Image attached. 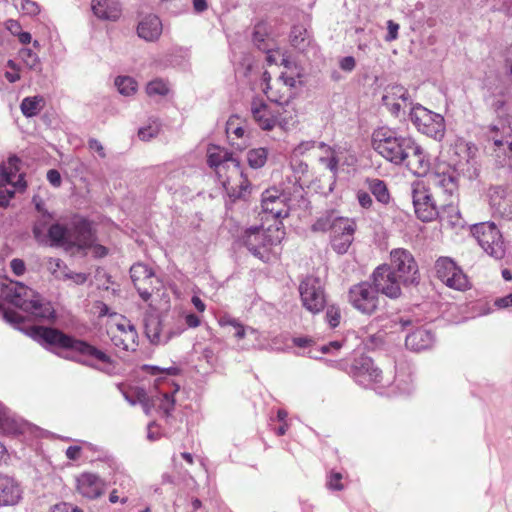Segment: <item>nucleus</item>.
I'll return each mask as SVG.
<instances>
[{
  "instance_id": "20e7f679",
  "label": "nucleus",
  "mask_w": 512,
  "mask_h": 512,
  "mask_svg": "<svg viewBox=\"0 0 512 512\" xmlns=\"http://www.w3.org/2000/svg\"><path fill=\"white\" fill-rule=\"evenodd\" d=\"M46 235L47 240L51 241V245L67 248L84 249L90 247L94 242L90 223L80 216H74L66 225L60 223L50 225Z\"/></svg>"
},
{
  "instance_id": "7c9ffc66",
  "label": "nucleus",
  "mask_w": 512,
  "mask_h": 512,
  "mask_svg": "<svg viewBox=\"0 0 512 512\" xmlns=\"http://www.w3.org/2000/svg\"><path fill=\"white\" fill-rule=\"evenodd\" d=\"M502 136L498 137L497 134L491 135L494 145L498 147V151H503L509 160V167L512 169V127H506L501 123Z\"/></svg>"
},
{
  "instance_id": "bb28decb",
  "label": "nucleus",
  "mask_w": 512,
  "mask_h": 512,
  "mask_svg": "<svg viewBox=\"0 0 512 512\" xmlns=\"http://www.w3.org/2000/svg\"><path fill=\"white\" fill-rule=\"evenodd\" d=\"M91 8L97 18L106 21H117L122 14L121 4L117 0H93Z\"/></svg>"
},
{
  "instance_id": "c85d7f7f",
  "label": "nucleus",
  "mask_w": 512,
  "mask_h": 512,
  "mask_svg": "<svg viewBox=\"0 0 512 512\" xmlns=\"http://www.w3.org/2000/svg\"><path fill=\"white\" fill-rule=\"evenodd\" d=\"M162 33V23L158 16L150 14L145 16L137 26V34L145 41H156Z\"/></svg>"
},
{
  "instance_id": "c9c22d12",
  "label": "nucleus",
  "mask_w": 512,
  "mask_h": 512,
  "mask_svg": "<svg viewBox=\"0 0 512 512\" xmlns=\"http://www.w3.org/2000/svg\"><path fill=\"white\" fill-rule=\"evenodd\" d=\"M52 220V216L48 212H43L39 215L33 226V235L39 243L47 242V230Z\"/></svg>"
},
{
  "instance_id": "4468645a",
  "label": "nucleus",
  "mask_w": 512,
  "mask_h": 512,
  "mask_svg": "<svg viewBox=\"0 0 512 512\" xmlns=\"http://www.w3.org/2000/svg\"><path fill=\"white\" fill-rule=\"evenodd\" d=\"M435 272L445 285L455 290H464L468 280L463 271L449 257H440L435 262Z\"/></svg>"
},
{
  "instance_id": "cd10ccee",
  "label": "nucleus",
  "mask_w": 512,
  "mask_h": 512,
  "mask_svg": "<svg viewBox=\"0 0 512 512\" xmlns=\"http://www.w3.org/2000/svg\"><path fill=\"white\" fill-rule=\"evenodd\" d=\"M243 173L240 161L233 156L219 167L217 177L226 189H233V181L242 179Z\"/></svg>"
},
{
  "instance_id": "0e129e2a",
  "label": "nucleus",
  "mask_w": 512,
  "mask_h": 512,
  "mask_svg": "<svg viewBox=\"0 0 512 512\" xmlns=\"http://www.w3.org/2000/svg\"><path fill=\"white\" fill-rule=\"evenodd\" d=\"M357 200H358L360 206L363 208H366V209L370 208L373 203L370 194L366 191H358Z\"/></svg>"
},
{
  "instance_id": "052dcab7",
  "label": "nucleus",
  "mask_w": 512,
  "mask_h": 512,
  "mask_svg": "<svg viewBox=\"0 0 512 512\" xmlns=\"http://www.w3.org/2000/svg\"><path fill=\"white\" fill-rule=\"evenodd\" d=\"M340 68L345 72H351L355 69L356 61L352 56H346L339 61Z\"/></svg>"
},
{
  "instance_id": "6ab92c4d",
  "label": "nucleus",
  "mask_w": 512,
  "mask_h": 512,
  "mask_svg": "<svg viewBox=\"0 0 512 512\" xmlns=\"http://www.w3.org/2000/svg\"><path fill=\"white\" fill-rule=\"evenodd\" d=\"M351 375L358 384L367 387L372 383L380 382L382 371L370 357L362 355L354 360Z\"/></svg>"
},
{
  "instance_id": "2f4dec72",
  "label": "nucleus",
  "mask_w": 512,
  "mask_h": 512,
  "mask_svg": "<svg viewBox=\"0 0 512 512\" xmlns=\"http://www.w3.org/2000/svg\"><path fill=\"white\" fill-rule=\"evenodd\" d=\"M238 121L239 118L237 116H232L228 119L226 123V134L233 146H236L237 149H243L245 146L244 140L241 143L235 142L236 139H243L246 132L243 127L238 125Z\"/></svg>"
},
{
  "instance_id": "bf43d9fd",
  "label": "nucleus",
  "mask_w": 512,
  "mask_h": 512,
  "mask_svg": "<svg viewBox=\"0 0 512 512\" xmlns=\"http://www.w3.org/2000/svg\"><path fill=\"white\" fill-rule=\"evenodd\" d=\"M387 30H388V33L385 37V40L387 42L394 41L398 38L399 25L396 22H394L393 20H388L387 21Z\"/></svg>"
},
{
  "instance_id": "412c9836",
  "label": "nucleus",
  "mask_w": 512,
  "mask_h": 512,
  "mask_svg": "<svg viewBox=\"0 0 512 512\" xmlns=\"http://www.w3.org/2000/svg\"><path fill=\"white\" fill-rule=\"evenodd\" d=\"M138 333L133 324L126 318L115 324V329L111 330V341L114 346L125 350L134 351L138 345Z\"/></svg>"
},
{
  "instance_id": "f8f14e48",
  "label": "nucleus",
  "mask_w": 512,
  "mask_h": 512,
  "mask_svg": "<svg viewBox=\"0 0 512 512\" xmlns=\"http://www.w3.org/2000/svg\"><path fill=\"white\" fill-rule=\"evenodd\" d=\"M391 264L388 265L396 275H399L405 285L418 282L419 270L413 255L406 249L397 248L390 252Z\"/></svg>"
},
{
  "instance_id": "338daca9",
  "label": "nucleus",
  "mask_w": 512,
  "mask_h": 512,
  "mask_svg": "<svg viewBox=\"0 0 512 512\" xmlns=\"http://www.w3.org/2000/svg\"><path fill=\"white\" fill-rule=\"evenodd\" d=\"M88 146L91 150L97 152L101 158H105L106 154L104 147L97 139H90L88 141Z\"/></svg>"
},
{
  "instance_id": "ea45409f",
  "label": "nucleus",
  "mask_w": 512,
  "mask_h": 512,
  "mask_svg": "<svg viewBox=\"0 0 512 512\" xmlns=\"http://www.w3.org/2000/svg\"><path fill=\"white\" fill-rule=\"evenodd\" d=\"M220 323L222 326L228 325V326L233 327V329L235 330L234 337L237 338L238 340H242V339L246 338V336L248 334H256V329L249 327V326H244L243 324L238 322L236 319L224 318L221 320Z\"/></svg>"
},
{
  "instance_id": "5701e85b",
  "label": "nucleus",
  "mask_w": 512,
  "mask_h": 512,
  "mask_svg": "<svg viewBox=\"0 0 512 512\" xmlns=\"http://www.w3.org/2000/svg\"><path fill=\"white\" fill-rule=\"evenodd\" d=\"M77 491L85 498L97 499L103 495L106 482L97 474L84 472L77 477Z\"/></svg>"
},
{
  "instance_id": "f3484780",
  "label": "nucleus",
  "mask_w": 512,
  "mask_h": 512,
  "mask_svg": "<svg viewBox=\"0 0 512 512\" xmlns=\"http://www.w3.org/2000/svg\"><path fill=\"white\" fill-rule=\"evenodd\" d=\"M373 285L378 292L390 298L401 294V279L388 265H381L373 272Z\"/></svg>"
},
{
  "instance_id": "69168bd1",
  "label": "nucleus",
  "mask_w": 512,
  "mask_h": 512,
  "mask_svg": "<svg viewBox=\"0 0 512 512\" xmlns=\"http://www.w3.org/2000/svg\"><path fill=\"white\" fill-rule=\"evenodd\" d=\"M284 198L281 196L277 189H268L262 194V201L274 202L276 200H283Z\"/></svg>"
},
{
  "instance_id": "473e14b6",
  "label": "nucleus",
  "mask_w": 512,
  "mask_h": 512,
  "mask_svg": "<svg viewBox=\"0 0 512 512\" xmlns=\"http://www.w3.org/2000/svg\"><path fill=\"white\" fill-rule=\"evenodd\" d=\"M342 217L337 216L335 214V211L330 210L326 211L323 215H321L312 225V230L314 232H326L328 230L331 231V233L334 232L335 224H338L337 222Z\"/></svg>"
},
{
  "instance_id": "4be33fe9",
  "label": "nucleus",
  "mask_w": 512,
  "mask_h": 512,
  "mask_svg": "<svg viewBox=\"0 0 512 512\" xmlns=\"http://www.w3.org/2000/svg\"><path fill=\"white\" fill-rule=\"evenodd\" d=\"M337 223L331 233V246L338 254H344L353 242L356 224L349 218H341Z\"/></svg>"
},
{
  "instance_id": "f03ea898",
  "label": "nucleus",
  "mask_w": 512,
  "mask_h": 512,
  "mask_svg": "<svg viewBox=\"0 0 512 512\" xmlns=\"http://www.w3.org/2000/svg\"><path fill=\"white\" fill-rule=\"evenodd\" d=\"M0 295L14 306L39 320L55 318L51 303L24 284L5 279L0 282Z\"/></svg>"
},
{
  "instance_id": "a19ab883",
  "label": "nucleus",
  "mask_w": 512,
  "mask_h": 512,
  "mask_svg": "<svg viewBox=\"0 0 512 512\" xmlns=\"http://www.w3.org/2000/svg\"><path fill=\"white\" fill-rule=\"evenodd\" d=\"M115 86L120 94L130 96L136 92L137 83L129 76H119L115 79Z\"/></svg>"
},
{
  "instance_id": "e2e57ef3",
  "label": "nucleus",
  "mask_w": 512,
  "mask_h": 512,
  "mask_svg": "<svg viewBox=\"0 0 512 512\" xmlns=\"http://www.w3.org/2000/svg\"><path fill=\"white\" fill-rule=\"evenodd\" d=\"M260 337H261V334H260V332L258 330H256V334H248L246 336V338H248L250 340V343L247 344V346L245 348L246 349H248V348H262L264 346V344L261 341Z\"/></svg>"
},
{
  "instance_id": "f704fd0d",
  "label": "nucleus",
  "mask_w": 512,
  "mask_h": 512,
  "mask_svg": "<svg viewBox=\"0 0 512 512\" xmlns=\"http://www.w3.org/2000/svg\"><path fill=\"white\" fill-rule=\"evenodd\" d=\"M207 162L211 168L215 169L216 174L218 173L219 167L224 166L226 160H230L233 157L232 153L227 152L216 146L209 147L207 154Z\"/></svg>"
},
{
  "instance_id": "a18cd8bd",
  "label": "nucleus",
  "mask_w": 512,
  "mask_h": 512,
  "mask_svg": "<svg viewBox=\"0 0 512 512\" xmlns=\"http://www.w3.org/2000/svg\"><path fill=\"white\" fill-rule=\"evenodd\" d=\"M161 129V124L157 120H152L147 126L138 130V137L142 141H149L156 137Z\"/></svg>"
},
{
  "instance_id": "6e6d98bb",
  "label": "nucleus",
  "mask_w": 512,
  "mask_h": 512,
  "mask_svg": "<svg viewBox=\"0 0 512 512\" xmlns=\"http://www.w3.org/2000/svg\"><path fill=\"white\" fill-rule=\"evenodd\" d=\"M175 400L173 394L163 393L160 399L159 407L168 416L173 411Z\"/></svg>"
},
{
  "instance_id": "b1692460",
  "label": "nucleus",
  "mask_w": 512,
  "mask_h": 512,
  "mask_svg": "<svg viewBox=\"0 0 512 512\" xmlns=\"http://www.w3.org/2000/svg\"><path fill=\"white\" fill-rule=\"evenodd\" d=\"M23 489L14 477L0 473V506H14L22 499Z\"/></svg>"
},
{
  "instance_id": "4c0bfd02",
  "label": "nucleus",
  "mask_w": 512,
  "mask_h": 512,
  "mask_svg": "<svg viewBox=\"0 0 512 512\" xmlns=\"http://www.w3.org/2000/svg\"><path fill=\"white\" fill-rule=\"evenodd\" d=\"M261 206L265 214H269L275 219L288 216V209L285 204V199L276 200L274 202L261 201Z\"/></svg>"
},
{
  "instance_id": "e433bc0d",
  "label": "nucleus",
  "mask_w": 512,
  "mask_h": 512,
  "mask_svg": "<svg viewBox=\"0 0 512 512\" xmlns=\"http://www.w3.org/2000/svg\"><path fill=\"white\" fill-rule=\"evenodd\" d=\"M368 189L378 202L387 204L390 201V194L384 181L380 179L368 180Z\"/></svg>"
},
{
  "instance_id": "39448f33",
  "label": "nucleus",
  "mask_w": 512,
  "mask_h": 512,
  "mask_svg": "<svg viewBox=\"0 0 512 512\" xmlns=\"http://www.w3.org/2000/svg\"><path fill=\"white\" fill-rule=\"evenodd\" d=\"M250 113L255 123L266 131H271L276 126L288 129L296 122L295 107L287 108L286 105L274 103L268 104L263 98L254 97L250 103Z\"/></svg>"
},
{
  "instance_id": "9d476101",
  "label": "nucleus",
  "mask_w": 512,
  "mask_h": 512,
  "mask_svg": "<svg viewBox=\"0 0 512 512\" xmlns=\"http://www.w3.org/2000/svg\"><path fill=\"white\" fill-rule=\"evenodd\" d=\"M409 118L420 133L435 140L443 139L446 128L444 117L441 114L417 103L410 108Z\"/></svg>"
},
{
  "instance_id": "423d86ee",
  "label": "nucleus",
  "mask_w": 512,
  "mask_h": 512,
  "mask_svg": "<svg viewBox=\"0 0 512 512\" xmlns=\"http://www.w3.org/2000/svg\"><path fill=\"white\" fill-rule=\"evenodd\" d=\"M429 184L435 188L438 196L443 197V203L438 208L440 211L438 217L447 219L448 223L452 226L458 225L460 211L455 204L458 191L456 178L450 173H433L430 175Z\"/></svg>"
},
{
  "instance_id": "680f3d73",
  "label": "nucleus",
  "mask_w": 512,
  "mask_h": 512,
  "mask_svg": "<svg viewBox=\"0 0 512 512\" xmlns=\"http://www.w3.org/2000/svg\"><path fill=\"white\" fill-rule=\"evenodd\" d=\"M342 475L340 473H332L327 482V485L332 490H342L343 485L341 484Z\"/></svg>"
},
{
  "instance_id": "3c124183",
  "label": "nucleus",
  "mask_w": 512,
  "mask_h": 512,
  "mask_svg": "<svg viewBox=\"0 0 512 512\" xmlns=\"http://www.w3.org/2000/svg\"><path fill=\"white\" fill-rule=\"evenodd\" d=\"M15 7H21L23 12L27 15H36L40 9L36 2L30 0H13Z\"/></svg>"
},
{
  "instance_id": "ddd939ff",
  "label": "nucleus",
  "mask_w": 512,
  "mask_h": 512,
  "mask_svg": "<svg viewBox=\"0 0 512 512\" xmlns=\"http://www.w3.org/2000/svg\"><path fill=\"white\" fill-rule=\"evenodd\" d=\"M379 292L374 285L362 282L354 285L349 290V302L363 314L371 315L380 305Z\"/></svg>"
},
{
  "instance_id": "dca6fc26",
  "label": "nucleus",
  "mask_w": 512,
  "mask_h": 512,
  "mask_svg": "<svg viewBox=\"0 0 512 512\" xmlns=\"http://www.w3.org/2000/svg\"><path fill=\"white\" fill-rule=\"evenodd\" d=\"M382 103L394 117H400L404 108L414 105L408 90L400 84L385 87Z\"/></svg>"
},
{
  "instance_id": "c756f323",
  "label": "nucleus",
  "mask_w": 512,
  "mask_h": 512,
  "mask_svg": "<svg viewBox=\"0 0 512 512\" xmlns=\"http://www.w3.org/2000/svg\"><path fill=\"white\" fill-rule=\"evenodd\" d=\"M434 342L433 334L423 328H419L406 336L405 345L408 349L413 351L425 350L432 346Z\"/></svg>"
},
{
  "instance_id": "8fccbe9b",
  "label": "nucleus",
  "mask_w": 512,
  "mask_h": 512,
  "mask_svg": "<svg viewBox=\"0 0 512 512\" xmlns=\"http://www.w3.org/2000/svg\"><path fill=\"white\" fill-rule=\"evenodd\" d=\"M343 343L341 341H332L329 344L320 346L319 349H310L308 351V356L310 358H319L320 354L330 353L332 351H338L342 347Z\"/></svg>"
},
{
  "instance_id": "c03bdc74",
  "label": "nucleus",
  "mask_w": 512,
  "mask_h": 512,
  "mask_svg": "<svg viewBox=\"0 0 512 512\" xmlns=\"http://www.w3.org/2000/svg\"><path fill=\"white\" fill-rule=\"evenodd\" d=\"M47 269L57 280H62L63 275L67 272V265L59 258H49Z\"/></svg>"
},
{
  "instance_id": "774afa93",
  "label": "nucleus",
  "mask_w": 512,
  "mask_h": 512,
  "mask_svg": "<svg viewBox=\"0 0 512 512\" xmlns=\"http://www.w3.org/2000/svg\"><path fill=\"white\" fill-rule=\"evenodd\" d=\"M494 305L500 309L512 306V293L504 297L497 298L494 302Z\"/></svg>"
},
{
  "instance_id": "f257e3e1",
  "label": "nucleus",
  "mask_w": 512,
  "mask_h": 512,
  "mask_svg": "<svg viewBox=\"0 0 512 512\" xmlns=\"http://www.w3.org/2000/svg\"><path fill=\"white\" fill-rule=\"evenodd\" d=\"M32 334L40 342L76 353L78 356H65V358L83 365L96 368L95 361L106 364L111 363L110 356L104 351L83 340L69 336L56 328L37 326L33 328Z\"/></svg>"
},
{
  "instance_id": "79ce46f5",
  "label": "nucleus",
  "mask_w": 512,
  "mask_h": 512,
  "mask_svg": "<svg viewBox=\"0 0 512 512\" xmlns=\"http://www.w3.org/2000/svg\"><path fill=\"white\" fill-rule=\"evenodd\" d=\"M22 62L31 70L40 71L41 64L38 55L29 48H22L19 51Z\"/></svg>"
},
{
  "instance_id": "72a5a7b5",
  "label": "nucleus",
  "mask_w": 512,
  "mask_h": 512,
  "mask_svg": "<svg viewBox=\"0 0 512 512\" xmlns=\"http://www.w3.org/2000/svg\"><path fill=\"white\" fill-rule=\"evenodd\" d=\"M45 105V100L42 96L25 97L21 104L20 109L24 116L30 118L36 116Z\"/></svg>"
},
{
  "instance_id": "a878e982",
  "label": "nucleus",
  "mask_w": 512,
  "mask_h": 512,
  "mask_svg": "<svg viewBox=\"0 0 512 512\" xmlns=\"http://www.w3.org/2000/svg\"><path fill=\"white\" fill-rule=\"evenodd\" d=\"M404 164L414 175L419 177L428 175V179L430 178V162L421 146H419L415 141L413 143V148L409 149L408 157ZM433 173L434 172H432V174Z\"/></svg>"
},
{
  "instance_id": "2eb2a0df",
  "label": "nucleus",
  "mask_w": 512,
  "mask_h": 512,
  "mask_svg": "<svg viewBox=\"0 0 512 512\" xmlns=\"http://www.w3.org/2000/svg\"><path fill=\"white\" fill-rule=\"evenodd\" d=\"M412 201L417 217L423 222L436 219L440 213L428 189L420 184L413 186Z\"/></svg>"
},
{
  "instance_id": "1a4fd4ad",
  "label": "nucleus",
  "mask_w": 512,
  "mask_h": 512,
  "mask_svg": "<svg viewBox=\"0 0 512 512\" xmlns=\"http://www.w3.org/2000/svg\"><path fill=\"white\" fill-rule=\"evenodd\" d=\"M471 233L479 246L490 257L501 260L506 255L502 233L494 222H481L471 227Z\"/></svg>"
},
{
  "instance_id": "7ed1b4c3",
  "label": "nucleus",
  "mask_w": 512,
  "mask_h": 512,
  "mask_svg": "<svg viewBox=\"0 0 512 512\" xmlns=\"http://www.w3.org/2000/svg\"><path fill=\"white\" fill-rule=\"evenodd\" d=\"M414 141L413 138L387 126L378 127L371 136L374 151L394 165L404 164Z\"/></svg>"
},
{
  "instance_id": "de8ad7c7",
  "label": "nucleus",
  "mask_w": 512,
  "mask_h": 512,
  "mask_svg": "<svg viewBox=\"0 0 512 512\" xmlns=\"http://www.w3.org/2000/svg\"><path fill=\"white\" fill-rule=\"evenodd\" d=\"M266 36L265 26L263 24L256 25L252 37L253 42L259 50L269 52L270 49L266 43Z\"/></svg>"
},
{
  "instance_id": "a211bd4d",
  "label": "nucleus",
  "mask_w": 512,
  "mask_h": 512,
  "mask_svg": "<svg viewBox=\"0 0 512 512\" xmlns=\"http://www.w3.org/2000/svg\"><path fill=\"white\" fill-rule=\"evenodd\" d=\"M17 162L18 159H11L10 162ZM26 186L22 174L13 171L12 163L10 167H0V206H6L9 200L14 196L17 190H24Z\"/></svg>"
},
{
  "instance_id": "13d9d810",
  "label": "nucleus",
  "mask_w": 512,
  "mask_h": 512,
  "mask_svg": "<svg viewBox=\"0 0 512 512\" xmlns=\"http://www.w3.org/2000/svg\"><path fill=\"white\" fill-rule=\"evenodd\" d=\"M316 147V141L308 140V141H302L299 143L294 149L293 154L295 156H303L308 151L314 149Z\"/></svg>"
},
{
  "instance_id": "864d4df0",
  "label": "nucleus",
  "mask_w": 512,
  "mask_h": 512,
  "mask_svg": "<svg viewBox=\"0 0 512 512\" xmlns=\"http://www.w3.org/2000/svg\"><path fill=\"white\" fill-rule=\"evenodd\" d=\"M340 309L337 306L331 305L327 307L326 310V320L330 327L335 328L340 323Z\"/></svg>"
},
{
  "instance_id": "5fc2aeb1",
  "label": "nucleus",
  "mask_w": 512,
  "mask_h": 512,
  "mask_svg": "<svg viewBox=\"0 0 512 512\" xmlns=\"http://www.w3.org/2000/svg\"><path fill=\"white\" fill-rule=\"evenodd\" d=\"M320 162L324 164L331 172L337 173L339 159L337 157V151L320 157Z\"/></svg>"
},
{
  "instance_id": "37998d69",
  "label": "nucleus",
  "mask_w": 512,
  "mask_h": 512,
  "mask_svg": "<svg viewBox=\"0 0 512 512\" xmlns=\"http://www.w3.org/2000/svg\"><path fill=\"white\" fill-rule=\"evenodd\" d=\"M267 155L265 148L252 149L247 153V161L252 168H260L266 163Z\"/></svg>"
},
{
  "instance_id": "09e8293b",
  "label": "nucleus",
  "mask_w": 512,
  "mask_h": 512,
  "mask_svg": "<svg viewBox=\"0 0 512 512\" xmlns=\"http://www.w3.org/2000/svg\"><path fill=\"white\" fill-rule=\"evenodd\" d=\"M168 91L167 84L160 79L149 82L146 87V92L149 96H165Z\"/></svg>"
},
{
  "instance_id": "4d7b16f0",
  "label": "nucleus",
  "mask_w": 512,
  "mask_h": 512,
  "mask_svg": "<svg viewBox=\"0 0 512 512\" xmlns=\"http://www.w3.org/2000/svg\"><path fill=\"white\" fill-rule=\"evenodd\" d=\"M457 150L459 153L463 154V160H465L466 164H471L474 162L475 156V148L469 146L468 144H460L457 146Z\"/></svg>"
},
{
  "instance_id": "603ef678",
  "label": "nucleus",
  "mask_w": 512,
  "mask_h": 512,
  "mask_svg": "<svg viewBox=\"0 0 512 512\" xmlns=\"http://www.w3.org/2000/svg\"><path fill=\"white\" fill-rule=\"evenodd\" d=\"M88 279V274L74 272L68 268L67 272L63 275L62 281H71L74 285H83Z\"/></svg>"
},
{
  "instance_id": "9b49d317",
  "label": "nucleus",
  "mask_w": 512,
  "mask_h": 512,
  "mask_svg": "<svg viewBox=\"0 0 512 512\" xmlns=\"http://www.w3.org/2000/svg\"><path fill=\"white\" fill-rule=\"evenodd\" d=\"M299 293L303 307L316 314L326 305L324 286L320 278L307 276L299 285Z\"/></svg>"
},
{
  "instance_id": "aec40b11",
  "label": "nucleus",
  "mask_w": 512,
  "mask_h": 512,
  "mask_svg": "<svg viewBox=\"0 0 512 512\" xmlns=\"http://www.w3.org/2000/svg\"><path fill=\"white\" fill-rule=\"evenodd\" d=\"M130 277L138 291L139 296L143 301L147 302L154 294V287L149 289L146 283L149 282L151 286L156 282L160 284V280L155 277L153 271L145 264L137 263L130 268Z\"/></svg>"
},
{
  "instance_id": "393cba45",
  "label": "nucleus",
  "mask_w": 512,
  "mask_h": 512,
  "mask_svg": "<svg viewBox=\"0 0 512 512\" xmlns=\"http://www.w3.org/2000/svg\"><path fill=\"white\" fill-rule=\"evenodd\" d=\"M295 84L296 79L294 77L281 75L275 82V86H282L284 89V93L282 95H277V92L273 90L271 85H267L266 88H263V92L272 103L286 105L287 108H291L294 107L291 99L293 97L292 88Z\"/></svg>"
},
{
  "instance_id": "0eeeda50",
  "label": "nucleus",
  "mask_w": 512,
  "mask_h": 512,
  "mask_svg": "<svg viewBox=\"0 0 512 512\" xmlns=\"http://www.w3.org/2000/svg\"><path fill=\"white\" fill-rule=\"evenodd\" d=\"M281 234L278 227H251L245 231L242 240L255 257L268 261L272 247L281 240Z\"/></svg>"
},
{
  "instance_id": "49530a36",
  "label": "nucleus",
  "mask_w": 512,
  "mask_h": 512,
  "mask_svg": "<svg viewBox=\"0 0 512 512\" xmlns=\"http://www.w3.org/2000/svg\"><path fill=\"white\" fill-rule=\"evenodd\" d=\"M129 404L134 406L136 404H140L145 412V414H149L154 403L147 395L146 391L142 388H136V400H129Z\"/></svg>"
},
{
  "instance_id": "58836bf2",
  "label": "nucleus",
  "mask_w": 512,
  "mask_h": 512,
  "mask_svg": "<svg viewBox=\"0 0 512 512\" xmlns=\"http://www.w3.org/2000/svg\"><path fill=\"white\" fill-rule=\"evenodd\" d=\"M290 42L296 49L304 51L309 44L307 30L303 26H293L290 33Z\"/></svg>"
},
{
  "instance_id": "6e6552de",
  "label": "nucleus",
  "mask_w": 512,
  "mask_h": 512,
  "mask_svg": "<svg viewBox=\"0 0 512 512\" xmlns=\"http://www.w3.org/2000/svg\"><path fill=\"white\" fill-rule=\"evenodd\" d=\"M144 326L145 334L153 344H166L185 330V324L181 318L168 315H148L144 320Z\"/></svg>"
}]
</instances>
